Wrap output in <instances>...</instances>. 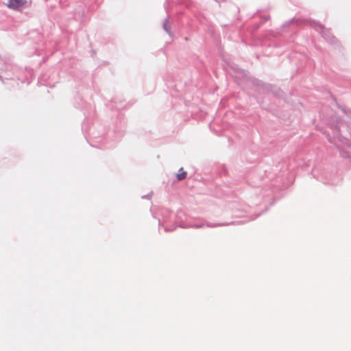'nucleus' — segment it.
Masks as SVG:
<instances>
[{"instance_id":"nucleus-1","label":"nucleus","mask_w":351,"mask_h":351,"mask_svg":"<svg viewBox=\"0 0 351 351\" xmlns=\"http://www.w3.org/2000/svg\"><path fill=\"white\" fill-rule=\"evenodd\" d=\"M26 3L25 0H8L6 5L10 9L18 10L23 8Z\"/></svg>"},{"instance_id":"nucleus-2","label":"nucleus","mask_w":351,"mask_h":351,"mask_svg":"<svg viewBox=\"0 0 351 351\" xmlns=\"http://www.w3.org/2000/svg\"><path fill=\"white\" fill-rule=\"evenodd\" d=\"M178 180H183L186 177V172L182 168L180 169V172L176 175Z\"/></svg>"}]
</instances>
